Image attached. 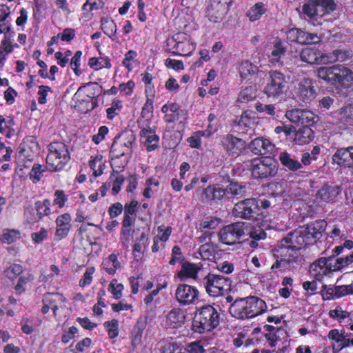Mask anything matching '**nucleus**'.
<instances>
[{
	"label": "nucleus",
	"mask_w": 353,
	"mask_h": 353,
	"mask_svg": "<svg viewBox=\"0 0 353 353\" xmlns=\"http://www.w3.org/2000/svg\"><path fill=\"white\" fill-rule=\"evenodd\" d=\"M265 302L256 297L250 296L246 298L236 299L230 305L229 312L236 319H244L255 317L266 310Z\"/></svg>",
	"instance_id": "f257e3e1"
},
{
	"label": "nucleus",
	"mask_w": 353,
	"mask_h": 353,
	"mask_svg": "<svg viewBox=\"0 0 353 353\" xmlns=\"http://www.w3.org/2000/svg\"><path fill=\"white\" fill-rule=\"evenodd\" d=\"M314 73L319 79L334 85L348 88L353 81L352 71L339 64L319 67Z\"/></svg>",
	"instance_id": "f03ea898"
},
{
	"label": "nucleus",
	"mask_w": 353,
	"mask_h": 353,
	"mask_svg": "<svg viewBox=\"0 0 353 353\" xmlns=\"http://www.w3.org/2000/svg\"><path fill=\"white\" fill-rule=\"evenodd\" d=\"M219 324V313L212 305L199 309L193 318L192 330L199 334L211 331Z\"/></svg>",
	"instance_id": "7ed1b4c3"
},
{
	"label": "nucleus",
	"mask_w": 353,
	"mask_h": 353,
	"mask_svg": "<svg viewBox=\"0 0 353 353\" xmlns=\"http://www.w3.org/2000/svg\"><path fill=\"white\" fill-rule=\"evenodd\" d=\"M290 77L278 70H270L268 73L263 92L268 97L279 99L288 90Z\"/></svg>",
	"instance_id": "20e7f679"
},
{
	"label": "nucleus",
	"mask_w": 353,
	"mask_h": 353,
	"mask_svg": "<svg viewBox=\"0 0 353 353\" xmlns=\"http://www.w3.org/2000/svg\"><path fill=\"white\" fill-rule=\"evenodd\" d=\"M70 159L68 146L63 142L54 141L48 145L47 164L54 172H59Z\"/></svg>",
	"instance_id": "39448f33"
},
{
	"label": "nucleus",
	"mask_w": 353,
	"mask_h": 353,
	"mask_svg": "<svg viewBox=\"0 0 353 353\" xmlns=\"http://www.w3.org/2000/svg\"><path fill=\"white\" fill-rule=\"evenodd\" d=\"M336 10V4L333 0H307L302 7L304 14L312 19L323 17Z\"/></svg>",
	"instance_id": "423d86ee"
},
{
	"label": "nucleus",
	"mask_w": 353,
	"mask_h": 353,
	"mask_svg": "<svg viewBox=\"0 0 353 353\" xmlns=\"http://www.w3.org/2000/svg\"><path fill=\"white\" fill-rule=\"evenodd\" d=\"M252 175L256 179L274 176L278 172L277 162L266 157L262 160L254 161L252 163Z\"/></svg>",
	"instance_id": "0eeeda50"
},
{
	"label": "nucleus",
	"mask_w": 353,
	"mask_h": 353,
	"mask_svg": "<svg viewBox=\"0 0 353 353\" xmlns=\"http://www.w3.org/2000/svg\"><path fill=\"white\" fill-rule=\"evenodd\" d=\"M285 117L292 123L303 126L312 125L319 118L313 112L306 109H293L288 110Z\"/></svg>",
	"instance_id": "6e6552de"
},
{
	"label": "nucleus",
	"mask_w": 353,
	"mask_h": 353,
	"mask_svg": "<svg viewBox=\"0 0 353 353\" xmlns=\"http://www.w3.org/2000/svg\"><path fill=\"white\" fill-rule=\"evenodd\" d=\"M258 208L259 204L256 199H245L234 205L232 214L236 217L250 219L256 214Z\"/></svg>",
	"instance_id": "1a4fd4ad"
},
{
	"label": "nucleus",
	"mask_w": 353,
	"mask_h": 353,
	"mask_svg": "<svg viewBox=\"0 0 353 353\" xmlns=\"http://www.w3.org/2000/svg\"><path fill=\"white\" fill-rule=\"evenodd\" d=\"M245 223L236 222L222 228V244L234 245L245 234Z\"/></svg>",
	"instance_id": "9d476101"
},
{
	"label": "nucleus",
	"mask_w": 353,
	"mask_h": 353,
	"mask_svg": "<svg viewBox=\"0 0 353 353\" xmlns=\"http://www.w3.org/2000/svg\"><path fill=\"white\" fill-rule=\"evenodd\" d=\"M176 299L182 305L193 304L199 299V292L196 288L188 285L179 284L176 290Z\"/></svg>",
	"instance_id": "9b49d317"
},
{
	"label": "nucleus",
	"mask_w": 353,
	"mask_h": 353,
	"mask_svg": "<svg viewBox=\"0 0 353 353\" xmlns=\"http://www.w3.org/2000/svg\"><path fill=\"white\" fill-rule=\"evenodd\" d=\"M281 247L299 250L303 245L308 244L301 228L288 232L280 242Z\"/></svg>",
	"instance_id": "f8f14e48"
},
{
	"label": "nucleus",
	"mask_w": 353,
	"mask_h": 353,
	"mask_svg": "<svg viewBox=\"0 0 353 353\" xmlns=\"http://www.w3.org/2000/svg\"><path fill=\"white\" fill-rule=\"evenodd\" d=\"M286 37L288 41L301 45H308L319 41V37L316 34L310 33L296 28L288 30Z\"/></svg>",
	"instance_id": "ddd939ff"
},
{
	"label": "nucleus",
	"mask_w": 353,
	"mask_h": 353,
	"mask_svg": "<svg viewBox=\"0 0 353 353\" xmlns=\"http://www.w3.org/2000/svg\"><path fill=\"white\" fill-rule=\"evenodd\" d=\"M222 201L234 202V200L248 195L245 186L237 183H230L225 188L222 189Z\"/></svg>",
	"instance_id": "4468645a"
},
{
	"label": "nucleus",
	"mask_w": 353,
	"mask_h": 353,
	"mask_svg": "<svg viewBox=\"0 0 353 353\" xmlns=\"http://www.w3.org/2000/svg\"><path fill=\"white\" fill-rule=\"evenodd\" d=\"M299 55L301 60L308 64L326 63L327 54L314 47L303 48Z\"/></svg>",
	"instance_id": "2eb2a0df"
},
{
	"label": "nucleus",
	"mask_w": 353,
	"mask_h": 353,
	"mask_svg": "<svg viewBox=\"0 0 353 353\" xmlns=\"http://www.w3.org/2000/svg\"><path fill=\"white\" fill-rule=\"evenodd\" d=\"M340 192L339 185L325 183L316 193V199L319 202L332 203Z\"/></svg>",
	"instance_id": "dca6fc26"
},
{
	"label": "nucleus",
	"mask_w": 353,
	"mask_h": 353,
	"mask_svg": "<svg viewBox=\"0 0 353 353\" xmlns=\"http://www.w3.org/2000/svg\"><path fill=\"white\" fill-rule=\"evenodd\" d=\"M274 148L268 139L258 137L254 139L249 144V148L255 155H265L270 153Z\"/></svg>",
	"instance_id": "f3484780"
},
{
	"label": "nucleus",
	"mask_w": 353,
	"mask_h": 353,
	"mask_svg": "<svg viewBox=\"0 0 353 353\" xmlns=\"http://www.w3.org/2000/svg\"><path fill=\"white\" fill-rule=\"evenodd\" d=\"M178 40L179 34L168 39L166 40V46L168 48V50L174 55L189 56L190 52H187L186 47L190 48V44Z\"/></svg>",
	"instance_id": "a211bd4d"
},
{
	"label": "nucleus",
	"mask_w": 353,
	"mask_h": 353,
	"mask_svg": "<svg viewBox=\"0 0 353 353\" xmlns=\"http://www.w3.org/2000/svg\"><path fill=\"white\" fill-rule=\"evenodd\" d=\"M204 280L205 288L210 296L218 297L221 296V278L219 275L209 273Z\"/></svg>",
	"instance_id": "6ab92c4d"
},
{
	"label": "nucleus",
	"mask_w": 353,
	"mask_h": 353,
	"mask_svg": "<svg viewBox=\"0 0 353 353\" xmlns=\"http://www.w3.org/2000/svg\"><path fill=\"white\" fill-rule=\"evenodd\" d=\"M71 216L65 213L59 216L56 219L57 230L55 235L59 240L65 237L71 228Z\"/></svg>",
	"instance_id": "aec40b11"
},
{
	"label": "nucleus",
	"mask_w": 353,
	"mask_h": 353,
	"mask_svg": "<svg viewBox=\"0 0 353 353\" xmlns=\"http://www.w3.org/2000/svg\"><path fill=\"white\" fill-rule=\"evenodd\" d=\"M202 266L201 263L196 264L185 261L182 264L181 270L178 273V276L181 281H183L185 278L196 279L197 274Z\"/></svg>",
	"instance_id": "412c9836"
},
{
	"label": "nucleus",
	"mask_w": 353,
	"mask_h": 353,
	"mask_svg": "<svg viewBox=\"0 0 353 353\" xmlns=\"http://www.w3.org/2000/svg\"><path fill=\"white\" fill-rule=\"evenodd\" d=\"M279 159L281 163L290 171L296 172L303 168L300 161L295 159L292 154L285 151L279 153Z\"/></svg>",
	"instance_id": "4be33fe9"
},
{
	"label": "nucleus",
	"mask_w": 353,
	"mask_h": 353,
	"mask_svg": "<svg viewBox=\"0 0 353 353\" xmlns=\"http://www.w3.org/2000/svg\"><path fill=\"white\" fill-rule=\"evenodd\" d=\"M245 147V141L241 138L228 135L225 141V149L229 155H239L240 150Z\"/></svg>",
	"instance_id": "5701e85b"
},
{
	"label": "nucleus",
	"mask_w": 353,
	"mask_h": 353,
	"mask_svg": "<svg viewBox=\"0 0 353 353\" xmlns=\"http://www.w3.org/2000/svg\"><path fill=\"white\" fill-rule=\"evenodd\" d=\"M314 137V131L308 126H302L295 133L294 141L299 145L307 144Z\"/></svg>",
	"instance_id": "b1692460"
},
{
	"label": "nucleus",
	"mask_w": 353,
	"mask_h": 353,
	"mask_svg": "<svg viewBox=\"0 0 353 353\" xmlns=\"http://www.w3.org/2000/svg\"><path fill=\"white\" fill-rule=\"evenodd\" d=\"M332 161L333 163H336L341 167L347 166L350 168L351 163L348 147L338 148L332 156Z\"/></svg>",
	"instance_id": "393cba45"
},
{
	"label": "nucleus",
	"mask_w": 353,
	"mask_h": 353,
	"mask_svg": "<svg viewBox=\"0 0 353 353\" xmlns=\"http://www.w3.org/2000/svg\"><path fill=\"white\" fill-rule=\"evenodd\" d=\"M353 57V53L349 49H336L332 51L329 55L327 54L326 63H332L335 61H345L351 59Z\"/></svg>",
	"instance_id": "a878e982"
},
{
	"label": "nucleus",
	"mask_w": 353,
	"mask_h": 353,
	"mask_svg": "<svg viewBox=\"0 0 353 353\" xmlns=\"http://www.w3.org/2000/svg\"><path fill=\"white\" fill-rule=\"evenodd\" d=\"M221 0H210L206 9V14L208 19L217 23L221 17Z\"/></svg>",
	"instance_id": "bb28decb"
},
{
	"label": "nucleus",
	"mask_w": 353,
	"mask_h": 353,
	"mask_svg": "<svg viewBox=\"0 0 353 353\" xmlns=\"http://www.w3.org/2000/svg\"><path fill=\"white\" fill-rule=\"evenodd\" d=\"M256 88L249 85L243 89L238 94L237 102L240 104L248 103L256 98Z\"/></svg>",
	"instance_id": "cd10ccee"
},
{
	"label": "nucleus",
	"mask_w": 353,
	"mask_h": 353,
	"mask_svg": "<svg viewBox=\"0 0 353 353\" xmlns=\"http://www.w3.org/2000/svg\"><path fill=\"white\" fill-rule=\"evenodd\" d=\"M314 87L312 85L310 81L305 80L304 83L299 84V93L303 102L307 103L314 98Z\"/></svg>",
	"instance_id": "c85d7f7f"
},
{
	"label": "nucleus",
	"mask_w": 353,
	"mask_h": 353,
	"mask_svg": "<svg viewBox=\"0 0 353 353\" xmlns=\"http://www.w3.org/2000/svg\"><path fill=\"white\" fill-rule=\"evenodd\" d=\"M167 319L174 327H180L184 323L185 316L181 309L174 308L169 312Z\"/></svg>",
	"instance_id": "c756f323"
},
{
	"label": "nucleus",
	"mask_w": 353,
	"mask_h": 353,
	"mask_svg": "<svg viewBox=\"0 0 353 353\" xmlns=\"http://www.w3.org/2000/svg\"><path fill=\"white\" fill-rule=\"evenodd\" d=\"M101 26L103 32L108 35L112 41L117 39V25L113 20L106 17H102L101 19Z\"/></svg>",
	"instance_id": "7c9ffc66"
},
{
	"label": "nucleus",
	"mask_w": 353,
	"mask_h": 353,
	"mask_svg": "<svg viewBox=\"0 0 353 353\" xmlns=\"http://www.w3.org/2000/svg\"><path fill=\"white\" fill-rule=\"evenodd\" d=\"M146 324H147V318L146 317H145V318L139 317L137 319V323H136V325L133 329V331H132L133 339H132V343L133 345H135L136 343L140 342L141 337H142L143 332L145 328Z\"/></svg>",
	"instance_id": "2f4dec72"
},
{
	"label": "nucleus",
	"mask_w": 353,
	"mask_h": 353,
	"mask_svg": "<svg viewBox=\"0 0 353 353\" xmlns=\"http://www.w3.org/2000/svg\"><path fill=\"white\" fill-rule=\"evenodd\" d=\"M102 266L109 274L113 275L120 268V262L117 259V256L114 253H112L102 263Z\"/></svg>",
	"instance_id": "473e14b6"
},
{
	"label": "nucleus",
	"mask_w": 353,
	"mask_h": 353,
	"mask_svg": "<svg viewBox=\"0 0 353 353\" xmlns=\"http://www.w3.org/2000/svg\"><path fill=\"white\" fill-rule=\"evenodd\" d=\"M109 179L112 181V194L117 195L121 189V185L125 181L123 175L119 174V171L112 170Z\"/></svg>",
	"instance_id": "72a5a7b5"
},
{
	"label": "nucleus",
	"mask_w": 353,
	"mask_h": 353,
	"mask_svg": "<svg viewBox=\"0 0 353 353\" xmlns=\"http://www.w3.org/2000/svg\"><path fill=\"white\" fill-rule=\"evenodd\" d=\"M51 202L49 199H46L43 201H37L35 203V210L39 220L42 219L43 216L50 214Z\"/></svg>",
	"instance_id": "f704fd0d"
},
{
	"label": "nucleus",
	"mask_w": 353,
	"mask_h": 353,
	"mask_svg": "<svg viewBox=\"0 0 353 353\" xmlns=\"http://www.w3.org/2000/svg\"><path fill=\"white\" fill-rule=\"evenodd\" d=\"M258 72V67L248 61H243L239 66L240 76L242 79L252 76Z\"/></svg>",
	"instance_id": "c9c22d12"
},
{
	"label": "nucleus",
	"mask_w": 353,
	"mask_h": 353,
	"mask_svg": "<svg viewBox=\"0 0 353 353\" xmlns=\"http://www.w3.org/2000/svg\"><path fill=\"white\" fill-rule=\"evenodd\" d=\"M138 127L140 129V137L156 132V127L151 126L150 119H139L137 120Z\"/></svg>",
	"instance_id": "e433bc0d"
},
{
	"label": "nucleus",
	"mask_w": 353,
	"mask_h": 353,
	"mask_svg": "<svg viewBox=\"0 0 353 353\" xmlns=\"http://www.w3.org/2000/svg\"><path fill=\"white\" fill-rule=\"evenodd\" d=\"M144 139V145L146 147L148 152H152L159 148V136L154 132L150 134L145 135V137H141Z\"/></svg>",
	"instance_id": "4c0bfd02"
},
{
	"label": "nucleus",
	"mask_w": 353,
	"mask_h": 353,
	"mask_svg": "<svg viewBox=\"0 0 353 353\" xmlns=\"http://www.w3.org/2000/svg\"><path fill=\"white\" fill-rule=\"evenodd\" d=\"M266 11L263 3H257L247 12V17L251 21H255L260 19V17Z\"/></svg>",
	"instance_id": "58836bf2"
},
{
	"label": "nucleus",
	"mask_w": 353,
	"mask_h": 353,
	"mask_svg": "<svg viewBox=\"0 0 353 353\" xmlns=\"http://www.w3.org/2000/svg\"><path fill=\"white\" fill-rule=\"evenodd\" d=\"M88 65L90 68L99 70L102 68H110L112 67L110 59L109 57H92L88 61Z\"/></svg>",
	"instance_id": "ea45409f"
},
{
	"label": "nucleus",
	"mask_w": 353,
	"mask_h": 353,
	"mask_svg": "<svg viewBox=\"0 0 353 353\" xmlns=\"http://www.w3.org/2000/svg\"><path fill=\"white\" fill-rule=\"evenodd\" d=\"M37 64L41 67V68H45V70H39L38 73L39 74L43 79H50V80L52 81H54L55 79V77H54V74L55 73H57L59 70V68L56 65H52L50 68V74L49 75L48 72H47V64L43 61H41V60H39L37 61Z\"/></svg>",
	"instance_id": "a19ab883"
},
{
	"label": "nucleus",
	"mask_w": 353,
	"mask_h": 353,
	"mask_svg": "<svg viewBox=\"0 0 353 353\" xmlns=\"http://www.w3.org/2000/svg\"><path fill=\"white\" fill-rule=\"evenodd\" d=\"M20 238V232L17 230L6 229L1 236V241L3 243L11 244Z\"/></svg>",
	"instance_id": "79ce46f5"
},
{
	"label": "nucleus",
	"mask_w": 353,
	"mask_h": 353,
	"mask_svg": "<svg viewBox=\"0 0 353 353\" xmlns=\"http://www.w3.org/2000/svg\"><path fill=\"white\" fill-rule=\"evenodd\" d=\"M203 196L211 201H216L221 199V188L216 184L213 186H208L205 189Z\"/></svg>",
	"instance_id": "37998d69"
},
{
	"label": "nucleus",
	"mask_w": 353,
	"mask_h": 353,
	"mask_svg": "<svg viewBox=\"0 0 353 353\" xmlns=\"http://www.w3.org/2000/svg\"><path fill=\"white\" fill-rule=\"evenodd\" d=\"M332 259L333 256L321 257L315 261L318 266L320 267V270H322V275H325L328 272L334 271L332 263Z\"/></svg>",
	"instance_id": "c03bdc74"
},
{
	"label": "nucleus",
	"mask_w": 353,
	"mask_h": 353,
	"mask_svg": "<svg viewBox=\"0 0 353 353\" xmlns=\"http://www.w3.org/2000/svg\"><path fill=\"white\" fill-rule=\"evenodd\" d=\"M249 235L251 237V241L248 243L249 245L252 248H256L258 246L257 241L261 239H264L266 237V233L265 231L259 228L258 229H254L251 230L249 232Z\"/></svg>",
	"instance_id": "a18cd8bd"
},
{
	"label": "nucleus",
	"mask_w": 353,
	"mask_h": 353,
	"mask_svg": "<svg viewBox=\"0 0 353 353\" xmlns=\"http://www.w3.org/2000/svg\"><path fill=\"white\" fill-rule=\"evenodd\" d=\"M44 172H46L45 168H43L39 164H34L30 170L28 176L32 183H37L43 176Z\"/></svg>",
	"instance_id": "49530a36"
},
{
	"label": "nucleus",
	"mask_w": 353,
	"mask_h": 353,
	"mask_svg": "<svg viewBox=\"0 0 353 353\" xmlns=\"http://www.w3.org/2000/svg\"><path fill=\"white\" fill-rule=\"evenodd\" d=\"M301 229L305 234V239L308 243L310 240L319 239L321 237L322 234L312 223L305 228H301Z\"/></svg>",
	"instance_id": "de8ad7c7"
},
{
	"label": "nucleus",
	"mask_w": 353,
	"mask_h": 353,
	"mask_svg": "<svg viewBox=\"0 0 353 353\" xmlns=\"http://www.w3.org/2000/svg\"><path fill=\"white\" fill-rule=\"evenodd\" d=\"M341 119L347 125L353 124V105L343 108L340 112Z\"/></svg>",
	"instance_id": "09e8293b"
},
{
	"label": "nucleus",
	"mask_w": 353,
	"mask_h": 353,
	"mask_svg": "<svg viewBox=\"0 0 353 353\" xmlns=\"http://www.w3.org/2000/svg\"><path fill=\"white\" fill-rule=\"evenodd\" d=\"M10 14V8L6 5H0V28L9 26L11 29V24L7 19Z\"/></svg>",
	"instance_id": "8fccbe9b"
},
{
	"label": "nucleus",
	"mask_w": 353,
	"mask_h": 353,
	"mask_svg": "<svg viewBox=\"0 0 353 353\" xmlns=\"http://www.w3.org/2000/svg\"><path fill=\"white\" fill-rule=\"evenodd\" d=\"M205 136V132L199 130L188 138L187 141L192 148H199L201 145V137Z\"/></svg>",
	"instance_id": "3c124183"
},
{
	"label": "nucleus",
	"mask_w": 353,
	"mask_h": 353,
	"mask_svg": "<svg viewBox=\"0 0 353 353\" xmlns=\"http://www.w3.org/2000/svg\"><path fill=\"white\" fill-rule=\"evenodd\" d=\"M33 279L34 276L31 274H28L26 276H21L19 278L17 283L14 288L16 293L21 294V293L24 292L26 291V284Z\"/></svg>",
	"instance_id": "603ef678"
},
{
	"label": "nucleus",
	"mask_w": 353,
	"mask_h": 353,
	"mask_svg": "<svg viewBox=\"0 0 353 353\" xmlns=\"http://www.w3.org/2000/svg\"><path fill=\"white\" fill-rule=\"evenodd\" d=\"M104 326L108 333L110 339L116 338L119 334V321L116 319H112L111 321L104 323Z\"/></svg>",
	"instance_id": "864d4df0"
},
{
	"label": "nucleus",
	"mask_w": 353,
	"mask_h": 353,
	"mask_svg": "<svg viewBox=\"0 0 353 353\" xmlns=\"http://www.w3.org/2000/svg\"><path fill=\"white\" fill-rule=\"evenodd\" d=\"M135 221V216L124 214L122 221V233L124 235H128L130 234L131 227L134 224Z\"/></svg>",
	"instance_id": "5fc2aeb1"
},
{
	"label": "nucleus",
	"mask_w": 353,
	"mask_h": 353,
	"mask_svg": "<svg viewBox=\"0 0 353 353\" xmlns=\"http://www.w3.org/2000/svg\"><path fill=\"white\" fill-rule=\"evenodd\" d=\"M121 136L124 139L123 145L127 148V151L129 150L131 152L133 145L135 143L136 135L132 131H130L122 133Z\"/></svg>",
	"instance_id": "6e6d98bb"
},
{
	"label": "nucleus",
	"mask_w": 353,
	"mask_h": 353,
	"mask_svg": "<svg viewBox=\"0 0 353 353\" xmlns=\"http://www.w3.org/2000/svg\"><path fill=\"white\" fill-rule=\"evenodd\" d=\"M281 193H282V190H281L280 192H277V193L272 192V193H271V194H270L268 196V198L261 199L260 201L261 207L263 209H268L271 205H275L276 201V198L278 196L281 197Z\"/></svg>",
	"instance_id": "4d7b16f0"
},
{
	"label": "nucleus",
	"mask_w": 353,
	"mask_h": 353,
	"mask_svg": "<svg viewBox=\"0 0 353 353\" xmlns=\"http://www.w3.org/2000/svg\"><path fill=\"white\" fill-rule=\"evenodd\" d=\"M82 52L80 50L77 51L71 59L70 65L76 75L79 76L81 74V71L79 69L81 65V57Z\"/></svg>",
	"instance_id": "13d9d810"
},
{
	"label": "nucleus",
	"mask_w": 353,
	"mask_h": 353,
	"mask_svg": "<svg viewBox=\"0 0 353 353\" xmlns=\"http://www.w3.org/2000/svg\"><path fill=\"white\" fill-rule=\"evenodd\" d=\"M353 262V253L350 255L346 256L345 257H341L336 260L334 264H333V270H340L342 268L347 266V265Z\"/></svg>",
	"instance_id": "bf43d9fd"
},
{
	"label": "nucleus",
	"mask_w": 353,
	"mask_h": 353,
	"mask_svg": "<svg viewBox=\"0 0 353 353\" xmlns=\"http://www.w3.org/2000/svg\"><path fill=\"white\" fill-rule=\"evenodd\" d=\"M184 261V257L182 254L181 248L178 245H174L172 250V257L169 261V264L174 265L178 262Z\"/></svg>",
	"instance_id": "052dcab7"
},
{
	"label": "nucleus",
	"mask_w": 353,
	"mask_h": 353,
	"mask_svg": "<svg viewBox=\"0 0 353 353\" xmlns=\"http://www.w3.org/2000/svg\"><path fill=\"white\" fill-rule=\"evenodd\" d=\"M185 353H205V350L203 346L201 344V341H196L188 345L187 347L184 348Z\"/></svg>",
	"instance_id": "680f3d73"
},
{
	"label": "nucleus",
	"mask_w": 353,
	"mask_h": 353,
	"mask_svg": "<svg viewBox=\"0 0 353 353\" xmlns=\"http://www.w3.org/2000/svg\"><path fill=\"white\" fill-rule=\"evenodd\" d=\"M94 272V268L90 267L87 268L82 278L79 281V285L85 287L90 285L92 281V274Z\"/></svg>",
	"instance_id": "e2e57ef3"
},
{
	"label": "nucleus",
	"mask_w": 353,
	"mask_h": 353,
	"mask_svg": "<svg viewBox=\"0 0 353 353\" xmlns=\"http://www.w3.org/2000/svg\"><path fill=\"white\" fill-rule=\"evenodd\" d=\"M55 199L53 201L54 205H57L60 208L64 207L66 201H68V197L65 194L63 190H56L54 194Z\"/></svg>",
	"instance_id": "0e129e2a"
},
{
	"label": "nucleus",
	"mask_w": 353,
	"mask_h": 353,
	"mask_svg": "<svg viewBox=\"0 0 353 353\" xmlns=\"http://www.w3.org/2000/svg\"><path fill=\"white\" fill-rule=\"evenodd\" d=\"M48 238V230L42 228L39 232L31 234V239L34 243L40 244Z\"/></svg>",
	"instance_id": "69168bd1"
},
{
	"label": "nucleus",
	"mask_w": 353,
	"mask_h": 353,
	"mask_svg": "<svg viewBox=\"0 0 353 353\" xmlns=\"http://www.w3.org/2000/svg\"><path fill=\"white\" fill-rule=\"evenodd\" d=\"M329 315L333 319H345L349 316L350 313L343 310L340 306H337L334 310H330Z\"/></svg>",
	"instance_id": "338daca9"
},
{
	"label": "nucleus",
	"mask_w": 353,
	"mask_h": 353,
	"mask_svg": "<svg viewBox=\"0 0 353 353\" xmlns=\"http://www.w3.org/2000/svg\"><path fill=\"white\" fill-rule=\"evenodd\" d=\"M108 128L105 125L101 126L98 130V133L92 136V140L96 144H99L108 133Z\"/></svg>",
	"instance_id": "774afa93"
}]
</instances>
